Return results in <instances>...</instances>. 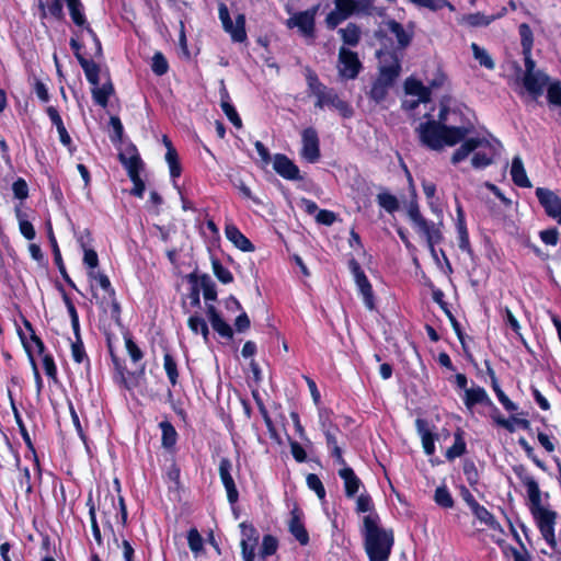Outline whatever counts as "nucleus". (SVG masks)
<instances>
[{
	"instance_id": "obj_1",
	"label": "nucleus",
	"mask_w": 561,
	"mask_h": 561,
	"mask_svg": "<svg viewBox=\"0 0 561 561\" xmlns=\"http://www.w3.org/2000/svg\"><path fill=\"white\" fill-rule=\"evenodd\" d=\"M471 130L472 127L448 126L435 119L421 123L416 128L420 142L431 150L439 151L445 146L453 147L463 141L451 156L453 164L463 161L471 152L486 142L485 139L479 137L466 139Z\"/></svg>"
},
{
	"instance_id": "obj_2",
	"label": "nucleus",
	"mask_w": 561,
	"mask_h": 561,
	"mask_svg": "<svg viewBox=\"0 0 561 561\" xmlns=\"http://www.w3.org/2000/svg\"><path fill=\"white\" fill-rule=\"evenodd\" d=\"M513 471L527 490L529 510L537 522L543 539L553 548L556 546V512L543 507L539 484L523 465L514 466Z\"/></svg>"
},
{
	"instance_id": "obj_3",
	"label": "nucleus",
	"mask_w": 561,
	"mask_h": 561,
	"mask_svg": "<svg viewBox=\"0 0 561 561\" xmlns=\"http://www.w3.org/2000/svg\"><path fill=\"white\" fill-rule=\"evenodd\" d=\"M365 548L370 561H387L393 545L392 534L378 527V516L364 517Z\"/></svg>"
},
{
	"instance_id": "obj_4",
	"label": "nucleus",
	"mask_w": 561,
	"mask_h": 561,
	"mask_svg": "<svg viewBox=\"0 0 561 561\" xmlns=\"http://www.w3.org/2000/svg\"><path fill=\"white\" fill-rule=\"evenodd\" d=\"M306 82L308 90L316 96L314 106L323 108L324 106H332L339 111L343 118H351L354 115V110L347 101L342 100L333 88L323 84L317 72L311 68H306Z\"/></svg>"
},
{
	"instance_id": "obj_5",
	"label": "nucleus",
	"mask_w": 561,
	"mask_h": 561,
	"mask_svg": "<svg viewBox=\"0 0 561 561\" xmlns=\"http://www.w3.org/2000/svg\"><path fill=\"white\" fill-rule=\"evenodd\" d=\"M408 215L414 229L425 237L427 245H435L442 241V233L433 221L425 219L416 202H411L408 208Z\"/></svg>"
},
{
	"instance_id": "obj_6",
	"label": "nucleus",
	"mask_w": 561,
	"mask_h": 561,
	"mask_svg": "<svg viewBox=\"0 0 561 561\" xmlns=\"http://www.w3.org/2000/svg\"><path fill=\"white\" fill-rule=\"evenodd\" d=\"M218 16L224 31L231 36L232 42L243 43L247 41L248 35L245 31V15L243 13L237 14L233 22L231 20L228 7L224 2H219Z\"/></svg>"
},
{
	"instance_id": "obj_7",
	"label": "nucleus",
	"mask_w": 561,
	"mask_h": 561,
	"mask_svg": "<svg viewBox=\"0 0 561 561\" xmlns=\"http://www.w3.org/2000/svg\"><path fill=\"white\" fill-rule=\"evenodd\" d=\"M320 7V3H317L305 11L296 12L287 20V27H297L304 37L313 39L316 37V16Z\"/></svg>"
},
{
	"instance_id": "obj_8",
	"label": "nucleus",
	"mask_w": 561,
	"mask_h": 561,
	"mask_svg": "<svg viewBox=\"0 0 561 561\" xmlns=\"http://www.w3.org/2000/svg\"><path fill=\"white\" fill-rule=\"evenodd\" d=\"M339 75L342 79L354 80L363 69V64L356 51L344 46L339 49Z\"/></svg>"
},
{
	"instance_id": "obj_9",
	"label": "nucleus",
	"mask_w": 561,
	"mask_h": 561,
	"mask_svg": "<svg viewBox=\"0 0 561 561\" xmlns=\"http://www.w3.org/2000/svg\"><path fill=\"white\" fill-rule=\"evenodd\" d=\"M301 157L309 163H316L321 157L320 139L316 128H305L301 133Z\"/></svg>"
},
{
	"instance_id": "obj_10",
	"label": "nucleus",
	"mask_w": 561,
	"mask_h": 561,
	"mask_svg": "<svg viewBox=\"0 0 561 561\" xmlns=\"http://www.w3.org/2000/svg\"><path fill=\"white\" fill-rule=\"evenodd\" d=\"M350 270L354 276V280L358 287L360 295L363 296L364 304L369 310L375 309L373 288L362 271L359 263L355 259H351L348 262Z\"/></svg>"
},
{
	"instance_id": "obj_11",
	"label": "nucleus",
	"mask_w": 561,
	"mask_h": 561,
	"mask_svg": "<svg viewBox=\"0 0 561 561\" xmlns=\"http://www.w3.org/2000/svg\"><path fill=\"white\" fill-rule=\"evenodd\" d=\"M536 196L546 214L561 225V198L549 188L537 187Z\"/></svg>"
},
{
	"instance_id": "obj_12",
	"label": "nucleus",
	"mask_w": 561,
	"mask_h": 561,
	"mask_svg": "<svg viewBox=\"0 0 561 561\" xmlns=\"http://www.w3.org/2000/svg\"><path fill=\"white\" fill-rule=\"evenodd\" d=\"M273 169L279 176L288 181H299L304 179L300 175L299 168L284 153H276L274 156Z\"/></svg>"
},
{
	"instance_id": "obj_13",
	"label": "nucleus",
	"mask_w": 561,
	"mask_h": 561,
	"mask_svg": "<svg viewBox=\"0 0 561 561\" xmlns=\"http://www.w3.org/2000/svg\"><path fill=\"white\" fill-rule=\"evenodd\" d=\"M219 477L226 489L227 497L230 504H234L239 499V492L237 490L234 480L231 476L232 463L228 458H221L219 461Z\"/></svg>"
},
{
	"instance_id": "obj_14",
	"label": "nucleus",
	"mask_w": 561,
	"mask_h": 561,
	"mask_svg": "<svg viewBox=\"0 0 561 561\" xmlns=\"http://www.w3.org/2000/svg\"><path fill=\"white\" fill-rule=\"evenodd\" d=\"M385 61H389V64L379 68L377 80L392 87L397 78L400 76L401 64L394 51L387 53V58Z\"/></svg>"
},
{
	"instance_id": "obj_15",
	"label": "nucleus",
	"mask_w": 561,
	"mask_h": 561,
	"mask_svg": "<svg viewBox=\"0 0 561 561\" xmlns=\"http://www.w3.org/2000/svg\"><path fill=\"white\" fill-rule=\"evenodd\" d=\"M242 539H241V549L242 557L244 561H254L255 557V548L259 542L260 535L255 528L252 526H247L241 524Z\"/></svg>"
},
{
	"instance_id": "obj_16",
	"label": "nucleus",
	"mask_w": 561,
	"mask_h": 561,
	"mask_svg": "<svg viewBox=\"0 0 561 561\" xmlns=\"http://www.w3.org/2000/svg\"><path fill=\"white\" fill-rule=\"evenodd\" d=\"M549 81L550 77L541 70H537L535 73L524 75L523 77V85L534 99L542 95Z\"/></svg>"
},
{
	"instance_id": "obj_17",
	"label": "nucleus",
	"mask_w": 561,
	"mask_h": 561,
	"mask_svg": "<svg viewBox=\"0 0 561 561\" xmlns=\"http://www.w3.org/2000/svg\"><path fill=\"white\" fill-rule=\"evenodd\" d=\"M45 112L49 117L51 124L57 129L60 144L64 147H66L70 152H72L76 149V147L73 146L71 136L69 135L58 110L55 106L49 105L46 107Z\"/></svg>"
},
{
	"instance_id": "obj_18",
	"label": "nucleus",
	"mask_w": 561,
	"mask_h": 561,
	"mask_svg": "<svg viewBox=\"0 0 561 561\" xmlns=\"http://www.w3.org/2000/svg\"><path fill=\"white\" fill-rule=\"evenodd\" d=\"M385 25H386L387 30L396 36L398 47L400 49H405L407 47L410 46V44L412 43V39H413V35H414L413 24L410 25V30H407L397 20L389 19V20L385 21Z\"/></svg>"
},
{
	"instance_id": "obj_19",
	"label": "nucleus",
	"mask_w": 561,
	"mask_h": 561,
	"mask_svg": "<svg viewBox=\"0 0 561 561\" xmlns=\"http://www.w3.org/2000/svg\"><path fill=\"white\" fill-rule=\"evenodd\" d=\"M511 176L513 183L523 188L531 187V182L529 181L526 170L524 168V163L520 157L516 156L512 160L511 165Z\"/></svg>"
},
{
	"instance_id": "obj_20",
	"label": "nucleus",
	"mask_w": 561,
	"mask_h": 561,
	"mask_svg": "<svg viewBox=\"0 0 561 561\" xmlns=\"http://www.w3.org/2000/svg\"><path fill=\"white\" fill-rule=\"evenodd\" d=\"M207 316L213 329L222 337H232L231 327L220 317L213 305L207 306Z\"/></svg>"
},
{
	"instance_id": "obj_21",
	"label": "nucleus",
	"mask_w": 561,
	"mask_h": 561,
	"mask_svg": "<svg viewBox=\"0 0 561 561\" xmlns=\"http://www.w3.org/2000/svg\"><path fill=\"white\" fill-rule=\"evenodd\" d=\"M463 401H465L467 409L470 412H472V408L476 404H485V405L491 404V400H490L488 393L481 387H472V388L466 389Z\"/></svg>"
},
{
	"instance_id": "obj_22",
	"label": "nucleus",
	"mask_w": 561,
	"mask_h": 561,
	"mask_svg": "<svg viewBox=\"0 0 561 561\" xmlns=\"http://www.w3.org/2000/svg\"><path fill=\"white\" fill-rule=\"evenodd\" d=\"M220 106L227 118L236 128H242V119L239 116L234 105L231 103L229 93L225 88L220 91Z\"/></svg>"
},
{
	"instance_id": "obj_23",
	"label": "nucleus",
	"mask_w": 561,
	"mask_h": 561,
	"mask_svg": "<svg viewBox=\"0 0 561 561\" xmlns=\"http://www.w3.org/2000/svg\"><path fill=\"white\" fill-rule=\"evenodd\" d=\"M404 90L407 94L416 95L422 103L431 101V89L425 87L420 80L408 78L404 82Z\"/></svg>"
},
{
	"instance_id": "obj_24",
	"label": "nucleus",
	"mask_w": 561,
	"mask_h": 561,
	"mask_svg": "<svg viewBox=\"0 0 561 561\" xmlns=\"http://www.w3.org/2000/svg\"><path fill=\"white\" fill-rule=\"evenodd\" d=\"M339 476L344 481L346 496H354L358 492L362 482L354 473L353 469L350 467H343L339 470Z\"/></svg>"
},
{
	"instance_id": "obj_25",
	"label": "nucleus",
	"mask_w": 561,
	"mask_h": 561,
	"mask_svg": "<svg viewBox=\"0 0 561 561\" xmlns=\"http://www.w3.org/2000/svg\"><path fill=\"white\" fill-rule=\"evenodd\" d=\"M337 33L340 34L343 44L350 47H356L362 39V30L353 22L347 23L345 27L339 28Z\"/></svg>"
},
{
	"instance_id": "obj_26",
	"label": "nucleus",
	"mask_w": 561,
	"mask_h": 561,
	"mask_svg": "<svg viewBox=\"0 0 561 561\" xmlns=\"http://www.w3.org/2000/svg\"><path fill=\"white\" fill-rule=\"evenodd\" d=\"M91 89L92 99L95 104L106 107L108 104V99L112 94H114L115 89L112 83V81L108 79L106 82L102 84V87L99 85H92Z\"/></svg>"
},
{
	"instance_id": "obj_27",
	"label": "nucleus",
	"mask_w": 561,
	"mask_h": 561,
	"mask_svg": "<svg viewBox=\"0 0 561 561\" xmlns=\"http://www.w3.org/2000/svg\"><path fill=\"white\" fill-rule=\"evenodd\" d=\"M64 0H51L50 3L46 4L43 0H38L39 18L45 20L48 14L56 20L64 19Z\"/></svg>"
},
{
	"instance_id": "obj_28",
	"label": "nucleus",
	"mask_w": 561,
	"mask_h": 561,
	"mask_svg": "<svg viewBox=\"0 0 561 561\" xmlns=\"http://www.w3.org/2000/svg\"><path fill=\"white\" fill-rule=\"evenodd\" d=\"M79 65L83 69L88 82L91 85H99L101 71L100 66L92 59L88 58H79Z\"/></svg>"
},
{
	"instance_id": "obj_29",
	"label": "nucleus",
	"mask_w": 561,
	"mask_h": 561,
	"mask_svg": "<svg viewBox=\"0 0 561 561\" xmlns=\"http://www.w3.org/2000/svg\"><path fill=\"white\" fill-rule=\"evenodd\" d=\"M68 7L69 14L71 18V21L73 24H76L79 27H82L88 23L85 14H84V7L81 2V0H64Z\"/></svg>"
},
{
	"instance_id": "obj_30",
	"label": "nucleus",
	"mask_w": 561,
	"mask_h": 561,
	"mask_svg": "<svg viewBox=\"0 0 561 561\" xmlns=\"http://www.w3.org/2000/svg\"><path fill=\"white\" fill-rule=\"evenodd\" d=\"M289 531L291 535L301 543L307 545L309 541L308 533L301 523L296 511L291 512V518L289 520Z\"/></svg>"
},
{
	"instance_id": "obj_31",
	"label": "nucleus",
	"mask_w": 561,
	"mask_h": 561,
	"mask_svg": "<svg viewBox=\"0 0 561 561\" xmlns=\"http://www.w3.org/2000/svg\"><path fill=\"white\" fill-rule=\"evenodd\" d=\"M474 516L484 525L493 530H497L503 534V529L495 517L482 505H477L472 508Z\"/></svg>"
},
{
	"instance_id": "obj_32",
	"label": "nucleus",
	"mask_w": 561,
	"mask_h": 561,
	"mask_svg": "<svg viewBox=\"0 0 561 561\" xmlns=\"http://www.w3.org/2000/svg\"><path fill=\"white\" fill-rule=\"evenodd\" d=\"M416 428L422 439L423 449L426 455H433L435 451L434 436L426 427L423 420H416Z\"/></svg>"
},
{
	"instance_id": "obj_33",
	"label": "nucleus",
	"mask_w": 561,
	"mask_h": 561,
	"mask_svg": "<svg viewBox=\"0 0 561 561\" xmlns=\"http://www.w3.org/2000/svg\"><path fill=\"white\" fill-rule=\"evenodd\" d=\"M165 161L169 167L170 178L175 181L182 174V165L175 148H169V151L165 152Z\"/></svg>"
},
{
	"instance_id": "obj_34",
	"label": "nucleus",
	"mask_w": 561,
	"mask_h": 561,
	"mask_svg": "<svg viewBox=\"0 0 561 561\" xmlns=\"http://www.w3.org/2000/svg\"><path fill=\"white\" fill-rule=\"evenodd\" d=\"M226 238L233 243V245H253L251 241L232 224H226L225 227Z\"/></svg>"
},
{
	"instance_id": "obj_35",
	"label": "nucleus",
	"mask_w": 561,
	"mask_h": 561,
	"mask_svg": "<svg viewBox=\"0 0 561 561\" xmlns=\"http://www.w3.org/2000/svg\"><path fill=\"white\" fill-rule=\"evenodd\" d=\"M461 23L467 24L470 27L488 26L492 23V19L482 12L465 14L461 19Z\"/></svg>"
},
{
	"instance_id": "obj_36",
	"label": "nucleus",
	"mask_w": 561,
	"mask_h": 561,
	"mask_svg": "<svg viewBox=\"0 0 561 561\" xmlns=\"http://www.w3.org/2000/svg\"><path fill=\"white\" fill-rule=\"evenodd\" d=\"M117 158L121 164H127L131 160H136L137 162L142 161L136 145L130 141L125 145L122 151L118 152Z\"/></svg>"
},
{
	"instance_id": "obj_37",
	"label": "nucleus",
	"mask_w": 561,
	"mask_h": 561,
	"mask_svg": "<svg viewBox=\"0 0 561 561\" xmlns=\"http://www.w3.org/2000/svg\"><path fill=\"white\" fill-rule=\"evenodd\" d=\"M547 101L549 105L561 107V81H549L547 85Z\"/></svg>"
},
{
	"instance_id": "obj_38",
	"label": "nucleus",
	"mask_w": 561,
	"mask_h": 561,
	"mask_svg": "<svg viewBox=\"0 0 561 561\" xmlns=\"http://www.w3.org/2000/svg\"><path fill=\"white\" fill-rule=\"evenodd\" d=\"M494 420H495V422L500 426L506 428L511 433H513L516 430L517 426L522 427L524 430H529L530 428L529 421L524 420V419L512 417L510 420H506V419H504L502 416H497Z\"/></svg>"
},
{
	"instance_id": "obj_39",
	"label": "nucleus",
	"mask_w": 561,
	"mask_h": 561,
	"mask_svg": "<svg viewBox=\"0 0 561 561\" xmlns=\"http://www.w3.org/2000/svg\"><path fill=\"white\" fill-rule=\"evenodd\" d=\"M518 34L520 37V46L523 50H533L534 48V33L529 24L522 23L518 26Z\"/></svg>"
},
{
	"instance_id": "obj_40",
	"label": "nucleus",
	"mask_w": 561,
	"mask_h": 561,
	"mask_svg": "<svg viewBox=\"0 0 561 561\" xmlns=\"http://www.w3.org/2000/svg\"><path fill=\"white\" fill-rule=\"evenodd\" d=\"M471 49L474 58L479 61L481 66L485 67L489 70H493L495 68L494 60L485 49L481 48L477 43L471 44Z\"/></svg>"
},
{
	"instance_id": "obj_41",
	"label": "nucleus",
	"mask_w": 561,
	"mask_h": 561,
	"mask_svg": "<svg viewBox=\"0 0 561 561\" xmlns=\"http://www.w3.org/2000/svg\"><path fill=\"white\" fill-rule=\"evenodd\" d=\"M320 424H321L322 431L324 432V435L327 438V444H328L329 448L334 447V445H339L337 440H336V433L339 432V430L336 427H334L329 422V419L327 416H324L323 414H320Z\"/></svg>"
},
{
	"instance_id": "obj_42",
	"label": "nucleus",
	"mask_w": 561,
	"mask_h": 561,
	"mask_svg": "<svg viewBox=\"0 0 561 561\" xmlns=\"http://www.w3.org/2000/svg\"><path fill=\"white\" fill-rule=\"evenodd\" d=\"M201 229L204 238L210 243V245H215L216 243L219 242V229L213 219H207L205 225L202 226Z\"/></svg>"
},
{
	"instance_id": "obj_43",
	"label": "nucleus",
	"mask_w": 561,
	"mask_h": 561,
	"mask_svg": "<svg viewBox=\"0 0 561 561\" xmlns=\"http://www.w3.org/2000/svg\"><path fill=\"white\" fill-rule=\"evenodd\" d=\"M151 70L156 76H164L169 71V62L161 51H156L151 58Z\"/></svg>"
},
{
	"instance_id": "obj_44",
	"label": "nucleus",
	"mask_w": 561,
	"mask_h": 561,
	"mask_svg": "<svg viewBox=\"0 0 561 561\" xmlns=\"http://www.w3.org/2000/svg\"><path fill=\"white\" fill-rule=\"evenodd\" d=\"M456 226L459 234V245H469V233L466 227L465 214L460 205L457 207Z\"/></svg>"
},
{
	"instance_id": "obj_45",
	"label": "nucleus",
	"mask_w": 561,
	"mask_h": 561,
	"mask_svg": "<svg viewBox=\"0 0 561 561\" xmlns=\"http://www.w3.org/2000/svg\"><path fill=\"white\" fill-rule=\"evenodd\" d=\"M377 202L378 205L388 213H393L399 209L398 198L388 192L379 193L377 195Z\"/></svg>"
},
{
	"instance_id": "obj_46",
	"label": "nucleus",
	"mask_w": 561,
	"mask_h": 561,
	"mask_svg": "<svg viewBox=\"0 0 561 561\" xmlns=\"http://www.w3.org/2000/svg\"><path fill=\"white\" fill-rule=\"evenodd\" d=\"M389 88L391 87L376 79L368 93L369 99L376 103L382 102L388 94Z\"/></svg>"
},
{
	"instance_id": "obj_47",
	"label": "nucleus",
	"mask_w": 561,
	"mask_h": 561,
	"mask_svg": "<svg viewBox=\"0 0 561 561\" xmlns=\"http://www.w3.org/2000/svg\"><path fill=\"white\" fill-rule=\"evenodd\" d=\"M162 445L167 448L172 447L176 442V432L169 422H161Z\"/></svg>"
},
{
	"instance_id": "obj_48",
	"label": "nucleus",
	"mask_w": 561,
	"mask_h": 561,
	"mask_svg": "<svg viewBox=\"0 0 561 561\" xmlns=\"http://www.w3.org/2000/svg\"><path fill=\"white\" fill-rule=\"evenodd\" d=\"M188 328L195 334L201 332L205 341L208 340L209 330H208V327H207V324H206V322H205V320L203 318L197 317V316L190 317V319H188Z\"/></svg>"
},
{
	"instance_id": "obj_49",
	"label": "nucleus",
	"mask_w": 561,
	"mask_h": 561,
	"mask_svg": "<svg viewBox=\"0 0 561 561\" xmlns=\"http://www.w3.org/2000/svg\"><path fill=\"white\" fill-rule=\"evenodd\" d=\"M436 504L442 507L450 508L454 505L453 497L445 486H438L434 494Z\"/></svg>"
},
{
	"instance_id": "obj_50",
	"label": "nucleus",
	"mask_w": 561,
	"mask_h": 561,
	"mask_svg": "<svg viewBox=\"0 0 561 561\" xmlns=\"http://www.w3.org/2000/svg\"><path fill=\"white\" fill-rule=\"evenodd\" d=\"M71 355L76 363L82 364L85 363L87 367H89V359L87 357L82 341L80 337L76 340V342H72L71 344Z\"/></svg>"
},
{
	"instance_id": "obj_51",
	"label": "nucleus",
	"mask_w": 561,
	"mask_h": 561,
	"mask_svg": "<svg viewBox=\"0 0 561 561\" xmlns=\"http://www.w3.org/2000/svg\"><path fill=\"white\" fill-rule=\"evenodd\" d=\"M127 171V175L131 182L141 180V171L145 168L144 161L137 162L136 160L129 161L127 164H122Z\"/></svg>"
},
{
	"instance_id": "obj_52",
	"label": "nucleus",
	"mask_w": 561,
	"mask_h": 561,
	"mask_svg": "<svg viewBox=\"0 0 561 561\" xmlns=\"http://www.w3.org/2000/svg\"><path fill=\"white\" fill-rule=\"evenodd\" d=\"M334 3L335 10L345 18H350L357 9L356 0H335Z\"/></svg>"
},
{
	"instance_id": "obj_53",
	"label": "nucleus",
	"mask_w": 561,
	"mask_h": 561,
	"mask_svg": "<svg viewBox=\"0 0 561 561\" xmlns=\"http://www.w3.org/2000/svg\"><path fill=\"white\" fill-rule=\"evenodd\" d=\"M277 549V540L271 536L266 535L263 537L262 546L260 549V556L265 558L267 556H272L276 552Z\"/></svg>"
},
{
	"instance_id": "obj_54",
	"label": "nucleus",
	"mask_w": 561,
	"mask_h": 561,
	"mask_svg": "<svg viewBox=\"0 0 561 561\" xmlns=\"http://www.w3.org/2000/svg\"><path fill=\"white\" fill-rule=\"evenodd\" d=\"M211 265L215 275L218 277L220 282H222L224 284H229L230 282H232L231 273L220 264L218 259L213 257Z\"/></svg>"
},
{
	"instance_id": "obj_55",
	"label": "nucleus",
	"mask_w": 561,
	"mask_h": 561,
	"mask_svg": "<svg viewBox=\"0 0 561 561\" xmlns=\"http://www.w3.org/2000/svg\"><path fill=\"white\" fill-rule=\"evenodd\" d=\"M12 191L15 198L23 201L28 197V185L23 178H18L12 184Z\"/></svg>"
},
{
	"instance_id": "obj_56",
	"label": "nucleus",
	"mask_w": 561,
	"mask_h": 561,
	"mask_svg": "<svg viewBox=\"0 0 561 561\" xmlns=\"http://www.w3.org/2000/svg\"><path fill=\"white\" fill-rule=\"evenodd\" d=\"M88 275L90 278L96 280L99 285L111 296H114V289L111 286L108 277L99 271H89Z\"/></svg>"
},
{
	"instance_id": "obj_57",
	"label": "nucleus",
	"mask_w": 561,
	"mask_h": 561,
	"mask_svg": "<svg viewBox=\"0 0 561 561\" xmlns=\"http://www.w3.org/2000/svg\"><path fill=\"white\" fill-rule=\"evenodd\" d=\"M188 547L194 553H198L203 549V538L197 529L192 528L187 534Z\"/></svg>"
},
{
	"instance_id": "obj_58",
	"label": "nucleus",
	"mask_w": 561,
	"mask_h": 561,
	"mask_svg": "<svg viewBox=\"0 0 561 561\" xmlns=\"http://www.w3.org/2000/svg\"><path fill=\"white\" fill-rule=\"evenodd\" d=\"M164 369L169 377L170 382L174 386L178 380V368L173 357L170 354H164Z\"/></svg>"
},
{
	"instance_id": "obj_59",
	"label": "nucleus",
	"mask_w": 561,
	"mask_h": 561,
	"mask_svg": "<svg viewBox=\"0 0 561 561\" xmlns=\"http://www.w3.org/2000/svg\"><path fill=\"white\" fill-rule=\"evenodd\" d=\"M492 163V157L485 152L476 151L471 158V164L474 169H484Z\"/></svg>"
},
{
	"instance_id": "obj_60",
	"label": "nucleus",
	"mask_w": 561,
	"mask_h": 561,
	"mask_svg": "<svg viewBox=\"0 0 561 561\" xmlns=\"http://www.w3.org/2000/svg\"><path fill=\"white\" fill-rule=\"evenodd\" d=\"M493 389L497 396L499 401L503 404V407L507 411H515L517 407L508 399V397L502 391L500 386L497 385L496 379L493 377L492 379Z\"/></svg>"
},
{
	"instance_id": "obj_61",
	"label": "nucleus",
	"mask_w": 561,
	"mask_h": 561,
	"mask_svg": "<svg viewBox=\"0 0 561 561\" xmlns=\"http://www.w3.org/2000/svg\"><path fill=\"white\" fill-rule=\"evenodd\" d=\"M307 484L311 490H313L317 493L319 499H323L325 496L324 486L317 474L309 473L307 476Z\"/></svg>"
},
{
	"instance_id": "obj_62",
	"label": "nucleus",
	"mask_w": 561,
	"mask_h": 561,
	"mask_svg": "<svg viewBox=\"0 0 561 561\" xmlns=\"http://www.w3.org/2000/svg\"><path fill=\"white\" fill-rule=\"evenodd\" d=\"M539 236L546 245H556L559 241V231L556 227L540 231Z\"/></svg>"
},
{
	"instance_id": "obj_63",
	"label": "nucleus",
	"mask_w": 561,
	"mask_h": 561,
	"mask_svg": "<svg viewBox=\"0 0 561 561\" xmlns=\"http://www.w3.org/2000/svg\"><path fill=\"white\" fill-rule=\"evenodd\" d=\"M33 91L36 93L38 100L42 103H48L50 100V95L48 93V89L46 84L39 79H35L33 84Z\"/></svg>"
},
{
	"instance_id": "obj_64",
	"label": "nucleus",
	"mask_w": 561,
	"mask_h": 561,
	"mask_svg": "<svg viewBox=\"0 0 561 561\" xmlns=\"http://www.w3.org/2000/svg\"><path fill=\"white\" fill-rule=\"evenodd\" d=\"M465 449H466V445H465L463 440L461 439L460 436L457 435L455 444L450 448L447 449L446 457L448 459H454L456 457H459L465 453Z\"/></svg>"
}]
</instances>
